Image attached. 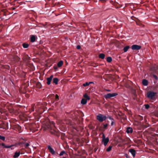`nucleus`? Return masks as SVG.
Masks as SVG:
<instances>
[{
    "label": "nucleus",
    "instance_id": "c85d7f7f",
    "mask_svg": "<svg viewBox=\"0 0 158 158\" xmlns=\"http://www.w3.org/2000/svg\"><path fill=\"white\" fill-rule=\"evenodd\" d=\"M107 126H108L107 124H104L103 125V127L104 128H106L107 127Z\"/></svg>",
    "mask_w": 158,
    "mask_h": 158
},
{
    "label": "nucleus",
    "instance_id": "f3484780",
    "mask_svg": "<svg viewBox=\"0 0 158 158\" xmlns=\"http://www.w3.org/2000/svg\"><path fill=\"white\" fill-rule=\"evenodd\" d=\"M105 55L103 53L100 54L99 55V57L102 59H103L105 58Z\"/></svg>",
    "mask_w": 158,
    "mask_h": 158
},
{
    "label": "nucleus",
    "instance_id": "6e6552de",
    "mask_svg": "<svg viewBox=\"0 0 158 158\" xmlns=\"http://www.w3.org/2000/svg\"><path fill=\"white\" fill-rule=\"evenodd\" d=\"M109 141V139L107 137L104 139H102V142H103L104 146H106Z\"/></svg>",
    "mask_w": 158,
    "mask_h": 158
},
{
    "label": "nucleus",
    "instance_id": "412c9836",
    "mask_svg": "<svg viewBox=\"0 0 158 158\" xmlns=\"http://www.w3.org/2000/svg\"><path fill=\"white\" fill-rule=\"evenodd\" d=\"M29 45L28 44L24 43L23 44V46L24 48H27L28 47Z\"/></svg>",
    "mask_w": 158,
    "mask_h": 158
},
{
    "label": "nucleus",
    "instance_id": "2eb2a0df",
    "mask_svg": "<svg viewBox=\"0 0 158 158\" xmlns=\"http://www.w3.org/2000/svg\"><path fill=\"white\" fill-rule=\"evenodd\" d=\"M83 96L85 99L87 100H89L90 99L89 97L87 95V94H85Z\"/></svg>",
    "mask_w": 158,
    "mask_h": 158
},
{
    "label": "nucleus",
    "instance_id": "7ed1b4c3",
    "mask_svg": "<svg viewBox=\"0 0 158 158\" xmlns=\"http://www.w3.org/2000/svg\"><path fill=\"white\" fill-rule=\"evenodd\" d=\"M156 93L152 91H149L147 93V97L151 99H152L154 97Z\"/></svg>",
    "mask_w": 158,
    "mask_h": 158
},
{
    "label": "nucleus",
    "instance_id": "7c9ffc66",
    "mask_svg": "<svg viewBox=\"0 0 158 158\" xmlns=\"http://www.w3.org/2000/svg\"><path fill=\"white\" fill-rule=\"evenodd\" d=\"M114 121L113 120L111 121V125L113 126L114 124Z\"/></svg>",
    "mask_w": 158,
    "mask_h": 158
},
{
    "label": "nucleus",
    "instance_id": "c756f323",
    "mask_svg": "<svg viewBox=\"0 0 158 158\" xmlns=\"http://www.w3.org/2000/svg\"><path fill=\"white\" fill-rule=\"evenodd\" d=\"M81 48V47L80 45H77V49H79Z\"/></svg>",
    "mask_w": 158,
    "mask_h": 158
},
{
    "label": "nucleus",
    "instance_id": "4c0bfd02",
    "mask_svg": "<svg viewBox=\"0 0 158 158\" xmlns=\"http://www.w3.org/2000/svg\"><path fill=\"white\" fill-rule=\"evenodd\" d=\"M100 1H102V2H105V0H101Z\"/></svg>",
    "mask_w": 158,
    "mask_h": 158
},
{
    "label": "nucleus",
    "instance_id": "f8f14e48",
    "mask_svg": "<svg viewBox=\"0 0 158 158\" xmlns=\"http://www.w3.org/2000/svg\"><path fill=\"white\" fill-rule=\"evenodd\" d=\"M126 132L127 133H131L132 132V129L131 128L128 127L127 129Z\"/></svg>",
    "mask_w": 158,
    "mask_h": 158
},
{
    "label": "nucleus",
    "instance_id": "473e14b6",
    "mask_svg": "<svg viewBox=\"0 0 158 158\" xmlns=\"http://www.w3.org/2000/svg\"><path fill=\"white\" fill-rule=\"evenodd\" d=\"M55 98L56 99H57L59 98V96L57 94H56Z\"/></svg>",
    "mask_w": 158,
    "mask_h": 158
},
{
    "label": "nucleus",
    "instance_id": "b1692460",
    "mask_svg": "<svg viewBox=\"0 0 158 158\" xmlns=\"http://www.w3.org/2000/svg\"><path fill=\"white\" fill-rule=\"evenodd\" d=\"M65 153V152L64 151H62L60 152V153L59 154V155L60 156H62Z\"/></svg>",
    "mask_w": 158,
    "mask_h": 158
},
{
    "label": "nucleus",
    "instance_id": "f704fd0d",
    "mask_svg": "<svg viewBox=\"0 0 158 158\" xmlns=\"http://www.w3.org/2000/svg\"><path fill=\"white\" fill-rule=\"evenodd\" d=\"M153 76L155 79H157V77L155 75H153Z\"/></svg>",
    "mask_w": 158,
    "mask_h": 158
},
{
    "label": "nucleus",
    "instance_id": "dca6fc26",
    "mask_svg": "<svg viewBox=\"0 0 158 158\" xmlns=\"http://www.w3.org/2000/svg\"><path fill=\"white\" fill-rule=\"evenodd\" d=\"M63 64V61L62 60L60 61L57 63V66L60 67H61Z\"/></svg>",
    "mask_w": 158,
    "mask_h": 158
},
{
    "label": "nucleus",
    "instance_id": "79ce46f5",
    "mask_svg": "<svg viewBox=\"0 0 158 158\" xmlns=\"http://www.w3.org/2000/svg\"><path fill=\"white\" fill-rule=\"evenodd\" d=\"M90 82V84L93 83H94V82Z\"/></svg>",
    "mask_w": 158,
    "mask_h": 158
},
{
    "label": "nucleus",
    "instance_id": "e433bc0d",
    "mask_svg": "<svg viewBox=\"0 0 158 158\" xmlns=\"http://www.w3.org/2000/svg\"><path fill=\"white\" fill-rule=\"evenodd\" d=\"M155 72H158V67L157 68V69H156L155 71Z\"/></svg>",
    "mask_w": 158,
    "mask_h": 158
},
{
    "label": "nucleus",
    "instance_id": "9d476101",
    "mask_svg": "<svg viewBox=\"0 0 158 158\" xmlns=\"http://www.w3.org/2000/svg\"><path fill=\"white\" fill-rule=\"evenodd\" d=\"M0 145H1L3 147V148H10L12 146V145H6L4 143H0Z\"/></svg>",
    "mask_w": 158,
    "mask_h": 158
},
{
    "label": "nucleus",
    "instance_id": "5701e85b",
    "mask_svg": "<svg viewBox=\"0 0 158 158\" xmlns=\"http://www.w3.org/2000/svg\"><path fill=\"white\" fill-rule=\"evenodd\" d=\"M30 40H35V35H30Z\"/></svg>",
    "mask_w": 158,
    "mask_h": 158
},
{
    "label": "nucleus",
    "instance_id": "2f4dec72",
    "mask_svg": "<svg viewBox=\"0 0 158 158\" xmlns=\"http://www.w3.org/2000/svg\"><path fill=\"white\" fill-rule=\"evenodd\" d=\"M107 118L110 120L111 121H112L114 120L113 119L110 117H108Z\"/></svg>",
    "mask_w": 158,
    "mask_h": 158
},
{
    "label": "nucleus",
    "instance_id": "72a5a7b5",
    "mask_svg": "<svg viewBox=\"0 0 158 158\" xmlns=\"http://www.w3.org/2000/svg\"><path fill=\"white\" fill-rule=\"evenodd\" d=\"M106 139L105 138V136L104 134H103L102 135V139Z\"/></svg>",
    "mask_w": 158,
    "mask_h": 158
},
{
    "label": "nucleus",
    "instance_id": "a211bd4d",
    "mask_svg": "<svg viewBox=\"0 0 158 158\" xmlns=\"http://www.w3.org/2000/svg\"><path fill=\"white\" fill-rule=\"evenodd\" d=\"M53 82L56 85L58 84V79L57 78H55L53 79Z\"/></svg>",
    "mask_w": 158,
    "mask_h": 158
},
{
    "label": "nucleus",
    "instance_id": "a878e982",
    "mask_svg": "<svg viewBox=\"0 0 158 158\" xmlns=\"http://www.w3.org/2000/svg\"><path fill=\"white\" fill-rule=\"evenodd\" d=\"M0 139L3 140V141H5V138L3 136H0Z\"/></svg>",
    "mask_w": 158,
    "mask_h": 158
},
{
    "label": "nucleus",
    "instance_id": "20e7f679",
    "mask_svg": "<svg viewBox=\"0 0 158 158\" xmlns=\"http://www.w3.org/2000/svg\"><path fill=\"white\" fill-rule=\"evenodd\" d=\"M131 18L132 19L134 20L136 22L137 24L140 26L143 25L141 23L140 21H139V20L137 18H136L134 17H132Z\"/></svg>",
    "mask_w": 158,
    "mask_h": 158
},
{
    "label": "nucleus",
    "instance_id": "c03bdc74",
    "mask_svg": "<svg viewBox=\"0 0 158 158\" xmlns=\"http://www.w3.org/2000/svg\"><path fill=\"white\" fill-rule=\"evenodd\" d=\"M47 127L48 128H49V127Z\"/></svg>",
    "mask_w": 158,
    "mask_h": 158
},
{
    "label": "nucleus",
    "instance_id": "ea45409f",
    "mask_svg": "<svg viewBox=\"0 0 158 158\" xmlns=\"http://www.w3.org/2000/svg\"><path fill=\"white\" fill-rule=\"evenodd\" d=\"M52 124L54 125V123L53 122H52Z\"/></svg>",
    "mask_w": 158,
    "mask_h": 158
},
{
    "label": "nucleus",
    "instance_id": "37998d69",
    "mask_svg": "<svg viewBox=\"0 0 158 158\" xmlns=\"http://www.w3.org/2000/svg\"><path fill=\"white\" fill-rule=\"evenodd\" d=\"M15 8H12V10H15Z\"/></svg>",
    "mask_w": 158,
    "mask_h": 158
},
{
    "label": "nucleus",
    "instance_id": "aec40b11",
    "mask_svg": "<svg viewBox=\"0 0 158 158\" xmlns=\"http://www.w3.org/2000/svg\"><path fill=\"white\" fill-rule=\"evenodd\" d=\"M129 48V47L128 46L125 47L123 48V50L124 52H127Z\"/></svg>",
    "mask_w": 158,
    "mask_h": 158
},
{
    "label": "nucleus",
    "instance_id": "58836bf2",
    "mask_svg": "<svg viewBox=\"0 0 158 158\" xmlns=\"http://www.w3.org/2000/svg\"><path fill=\"white\" fill-rule=\"evenodd\" d=\"M125 156L127 158H128V155L127 154H125Z\"/></svg>",
    "mask_w": 158,
    "mask_h": 158
},
{
    "label": "nucleus",
    "instance_id": "cd10ccee",
    "mask_svg": "<svg viewBox=\"0 0 158 158\" xmlns=\"http://www.w3.org/2000/svg\"><path fill=\"white\" fill-rule=\"evenodd\" d=\"M145 108L146 109H148L149 107V106L148 104H146L145 105Z\"/></svg>",
    "mask_w": 158,
    "mask_h": 158
},
{
    "label": "nucleus",
    "instance_id": "39448f33",
    "mask_svg": "<svg viewBox=\"0 0 158 158\" xmlns=\"http://www.w3.org/2000/svg\"><path fill=\"white\" fill-rule=\"evenodd\" d=\"M141 48V47L137 45H133L131 46V49L133 50H139Z\"/></svg>",
    "mask_w": 158,
    "mask_h": 158
},
{
    "label": "nucleus",
    "instance_id": "bb28decb",
    "mask_svg": "<svg viewBox=\"0 0 158 158\" xmlns=\"http://www.w3.org/2000/svg\"><path fill=\"white\" fill-rule=\"evenodd\" d=\"M29 143H26L24 144V147L26 148H27L29 146Z\"/></svg>",
    "mask_w": 158,
    "mask_h": 158
},
{
    "label": "nucleus",
    "instance_id": "f257e3e1",
    "mask_svg": "<svg viewBox=\"0 0 158 158\" xmlns=\"http://www.w3.org/2000/svg\"><path fill=\"white\" fill-rule=\"evenodd\" d=\"M106 118V116H104L101 114H99L97 116V119L100 122H102L105 120Z\"/></svg>",
    "mask_w": 158,
    "mask_h": 158
},
{
    "label": "nucleus",
    "instance_id": "a19ab883",
    "mask_svg": "<svg viewBox=\"0 0 158 158\" xmlns=\"http://www.w3.org/2000/svg\"><path fill=\"white\" fill-rule=\"evenodd\" d=\"M107 91H110V90H109V89H108V90H107Z\"/></svg>",
    "mask_w": 158,
    "mask_h": 158
},
{
    "label": "nucleus",
    "instance_id": "ddd939ff",
    "mask_svg": "<svg viewBox=\"0 0 158 158\" xmlns=\"http://www.w3.org/2000/svg\"><path fill=\"white\" fill-rule=\"evenodd\" d=\"M87 100H86L85 98H83L82 99L81 101V104L83 105H85L87 103Z\"/></svg>",
    "mask_w": 158,
    "mask_h": 158
},
{
    "label": "nucleus",
    "instance_id": "423d86ee",
    "mask_svg": "<svg viewBox=\"0 0 158 158\" xmlns=\"http://www.w3.org/2000/svg\"><path fill=\"white\" fill-rule=\"evenodd\" d=\"M53 77V76L52 75H51L50 77H48L47 78V84L48 85H49L51 83V82L52 79V78Z\"/></svg>",
    "mask_w": 158,
    "mask_h": 158
},
{
    "label": "nucleus",
    "instance_id": "1a4fd4ad",
    "mask_svg": "<svg viewBox=\"0 0 158 158\" xmlns=\"http://www.w3.org/2000/svg\"><path fill=\"white\" fill-rule=\"evenodd\" d=\"M129 152L131 153L133 157H134L135 155V151L134 149H131L129 150Z\"/></svg>",
    "mask_w": 158,
    "mask_h": 158
},
{
    "label": "nucleus",
    "instance_id": "c9c22d12",
    "mask_svg": "<svg viewBox=\"0 0 158 158\" xmlns=\"http://www.w3.org/2000/svg\"><path fill=\"white\" fill-rule=\"evenodd\" d=\"M36 40H31V42L32 43H33L35 42Z\"/></svg>",
    "mask_w": 158,
    "mask_h": 158
},
{
    "label": "nucleus",
    "instance_id": "393cba45",
    "mask_svg": "<svg viewBox=\"0 0 158 158\" xmlns=\"http://www.w3.org/2000/svg\"><path fill=\"white\" fill-rule=\"evenodd\" d=\"M111 148H112V147L111 146H110L106 149V150L107 152H109L111 150Z\"/></svg>",
    "mask_w": 158,
    "mask_h": 158
},
{
    "label": "nucleus",
    "instance_id": "0eeeda50",
    "mask_svg": "<svg viewBox=\"0 0 158 158\" xmlns=\"http://www.w3.org/2000/svg\"><path fill=\"white\" fill-rule=\"evenodd\" d=\"M48 149H49L50 152L53 155H54L55 154V152L53 149L51 148V147L49 145L48 146Z\"/></svg>",
    "mask_w": 158,
    "mask_h": 158
},
{
    "label": "nucleus",
    "instance_id": "4468645a",
    "mask_svg": "<svg viewBox=\"0 0 158 158\" xmlns=\"http://www.w3.org/2000/svg\"><path fill=\"white\" fill-rule=\"evenodd\" d=\"M19 155H20V152H15V154L13 156V157L15 158L18 157V156H19Z\"/></svg>",
    "mask_w": 158,
    "mask_h": 158
},
{
    "label": "nucleus",
    "instance_id": "9b49d317",
    "mask_svg": "<svg viewBox=\"0 0 158 158\" xmlns=\"http://www.w3.org/2000/svg\"><path fill=\"white\" fill-rule=\"evenodd\" d=\"M142 84L144 86H147L148 84V81L146 79H143L142 81Z\"/></svg>",
    "mask_w": 158,
    "mask_h": 158
},
{
    "label": "nucleus",
    "instance_id": "f03ea898",
    "mask_svg": "<svg viewBox=\"0 0 158 158\" xmlns=\"http://www.w3.org/2000/svg\"><path fill=\"white\" fill-rule=\"evenodd\" d=\"M118 95V94L116 93H114L112 94L109 93L104 95V97L106 99L110 98H111L115 97Z\"/></svg>",
    "mask_w": 158,
    "mask_h": 158
},
{
    "label": "nucleus",
    "instance_id": "6ab92c4d",
    "mask_svg": "<svg viewBox=\"0 0 158 158\" xmlns=\"http://www.w3.org/2000/svg\"><path fill=\"white\" fill-rule=\"evenodd\" d=\"M106 60L108 62L110 63L112 61V59L111 57H108L107 58Z\"/></svg>",
    "mask_w": 158,
    "mask_h": 158
},
{
    "label": "nucleus",
    "instance_id": "4be33fe9",
    "mask_svg": "<svg viewBox=\"0 0 158 158\" xmlns=\"http://www.w3.org/2000/svg\"><path fill=\"white\" fill-rule=\"evenodd\" d=\"M90 82H86L85 83H84L83 85V86L84 87H85L87 86H88L90 84Z\"/></svg>",
    "mask_w": 158,
    "mask_h": 158
},
{
    "label": "nucleus",
    "instance_id": "a18cd8bd",
    "mask_svg": "<svg viewBox=\"0 0 158 158\" xmlns=\"http://www.w3.org/2000/svg\"><path fill=\"white\" fill-rule=\"evenodd\" d=\"M66 158V157H63V158Z\"/></svg>",
    "mask_w": 158,
    "mask_h": 158
}]
</instances>
